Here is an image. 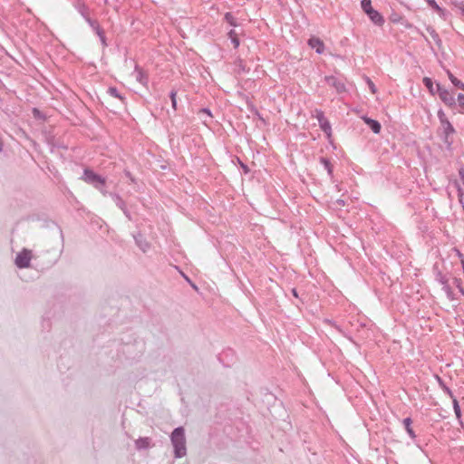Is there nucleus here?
Masks as SVG:
<instances>
[{"label": "nucleus", "mask_w": 464, "mask_h": 464, "mask_svg": "<svg viewBox=\"0 0 464 464\" xmlns=\"http://www.w3.org/2000/svg\"><path fill=\"white\" fill-rule=\"evenodd\" d=\"M441 125L446 136L454 131L451 124L447 120H441Z\"/></svg>", "instance_id": "13"}, {"label": "nucleus", "mask_w": 464, "mask_h": 464, "mask_svg": "<svg viewBox=\"0 0 464 464\" xmlns=\"http://www.w3.org/2000/svg\"><path fill=\"white\" fill-rule=\"evenodd\" d=\"M99 35L101 36L102 41L104 43V37L102 35V33L98 31Z\"/></svg>", "instance_id": "31"}, {"label": "nucleus", "mask_w": 464, "mask_h": 464, "mask_svg": "<svg viewBox=\"0 0 464 464\" xmlns=\"http://www.w3.org/2000/svg\"><path fill=\"white\" fill-rule=\"evenodd\" d=\"M31 260V252L29 250L24 249L21 253H19L15 258V265L20 267H28Z\"/></svg>", "instance_id": "3"}, {"label": "nucleus", "mask_w": 464, "mask_h": 464, "mask_svg": "<svg viewBox=\"0 0 464 464\" xmlns=\"http://www.w3.org/2000/svg\"><path fill=\"white\" fill-rule=\"evenodd\" d=\"M437 92L440 96V98L447 104V105H453L455 104V99L454 96L446 89L442 88L439 84L436 85Z\"/></svg>", "instance_id": "5"}, {"label": "nucleus", "mask_w": 464, "mask_h": 464, "mask_svg": "<svg viewBox=\"0 0 464 464\" xmlns=\"http://www.w3.org/2000/svg\"><path fill=\"white\" fill-rule=\"evenodd\" d=\"M325 82L329 86L334 88L338 93H343L346 92L344 82L340 79L336 78L335 76H326Z\"/></svg>", "instance_id": "4"}, {"label": "nucleus", "mask_w": 464, "mask_h": 464, "mask_svg": "<svg viewBox=\"0 0 464 464\" xmlns=\"http://www.w3.org/2000/svg\"><path fill=\"white\" fill-rule=\"evenodd\" d=\"M229 38L231 39V42L233 43L234 44V47L237 48L239 46V40L235 33L234 30H231L229 33Z\"/></svg>", "instance_id": "18"}, {"label": "nucleus", "mask_w": 464, "mask_h": 464, "mask_svg": "<svg viewBox=\"0 0 464 464\" xmlns=\"http://www.w3.org/2000/svg\"><path fill=\"white\" fill-rule=\"evenodd\" d=\"M293 295H294L295 296H297V293H296V290H295V289H294V290H293Z\"/></svg>", "instance_id": "32"}, {"label": "nucleus", "mask_w": 464, "mask_h": 464, "mask_svg": "<svg viewBox=\"0 0 464 464\" xmlns=\"http://www.w3.org/2000/svg\"><path fill=\"white\" fill-rule=\"evenodd\" d=\"M139 81H141V73L139 72V78H138Z\"/></svg>", "instance_id": "33"}, {"label": "nucleus", "mask_w": 464, "mask_h": 464, "mask_svg": "<svg viewBox=\"0 0 464 464\" xmlns=\"http://www.w3.org/2000/svg\"><path fill=\"white\" fill-rule=\"evenodd\" d=\"M403 423H404L406 430H407L408 434L411 436V438L415 439L416 435L411 427V420L410 418H406L403 420Z\"/></svg>", "instance_id": "12"}, {"label": "nucleus", "mask_w": 464, "mask_h": 464, "mask_svg": "<svg viewBox=\"0 0 464 464\" xmlns=\"http://www.w3.org/2000/svg\"><path fill=\"white\" fill-rule=\"evenodd\" d=\"M367 82H368V85H369L370 90L372 91V93H374L376 92V88H375L374 83L371 80H369V79H368Z\"/></svg>", "instance_id": "25"}, {"label": "nucleus", "mask_w": 464, "mask_h": 464, "mask_svg": "<svg viewBox=\"0 0 464 464\" xmlns=\"http://www.w3.org/2000/svg\"><path fill=\"white\" fill-rule=\"evenodd\" d=\"M107 93L111 97L119 99L121 102H123V97L120 94L119 91L115 87H110L107 91Z\"/></svg>", "instance_id": "10"}, {"label": "nucleus", "mask_w": 464, "mask_h": 464, "mask_svg": "<svg viewBox=\"0 0 464 464\" xmlns=\"http://www.w3.org/2000/svg\"><path fill=\"white\" fill-rule=\"evenodd\" d=\"M171 441L174 447V452L176 458H181L186 455V440L184 435V430L182 428H177L171 434Z\"/></svg>", "instance_id": "1"}, {"label": "nucleus", "mask_w": 464, "mask_h": 464, "mask_svg": "<svg viewBox=\"0 0 464 464\" xmlns=\"http://www.w3.org/2000/svg\"><path fill=\"white\" fill-rule=\"evenodd\" d=\"M185 279L188 281V282H190L188 277H187L186 276H184Z\"/></svg>", "instance_id": "35"}, {"label": "nucleus", "mask_w": 464, "mask_h": 464, "mask_svg": "<svg viewBox=\"0 0 464 464\" xmlns=\"http://www.w3.org/2000/svg\"><path fill=\"white\" fill-rule=\"evenodd\" d=\"M225 19H226V21H227V23H229L231 25L236 26L235 19H234V17H233V15H232L231 14L227 13V14H225Z\"/></svg>", "instance_id": "22"}, {"label": "nucleus", "mask_w": 464, "mask_h": 464, "mask_svg": "<svg viewBox=\"0 0 464 464\" xmlns=\"http://www.w3.org/2000/svg\"><path fill=\"white\" fill-rule=\"evenodd\" d=\"M441 282H442V284L444 285V289H445V291L447 292V294H449V295H450V294L451 293V291H450V287L447 285L446 281L442 278V279H441Z\"/></svg>", "instance_id": "27"}, {"label": "nucleus", "mask_w": 464, "mask_h": 464, "mask_svg": "<svg viewBox=\"0 0 464 464\" xmlns=\"http://www.w3.org/2000/svg\"><path fill=\"white\" fill-rule=\"evenodd\" d=\"M437 379H438L439 382L442 385V387H443L444 391H445V392H447V393H448L451 398H453V394H452L451 391H450L447 386H445V385H443V384H442V382H441V380H440V378L439 376H437Z\"/></svg>", "instance_id": "23"}, {"label": "nucleus", "mask_w": 464, "mask_h": 464, "mask_svg": "<svg viewBox=\"0 0 464 464\" xmlns=\"http://www.w3.org/2000/svg\"><path fill=\"white\" fill-rule=\"evenodd\" d=\"M149 439L148 438H141L136 440V446L139 449H144L149 446Z\"/></svg>", "instance_id": "17"}, {"label": "nucleus", "mask_w": 464, "mask_h": 464, "mask_svg": "<svg viewBox=\"0 0 464 464\" xmlns=\"http://www.w3.org/2000/svg\"><path fill=\"white\" fill-rule=\"evenodd\" d=\"M459 178H460L461 184L464 187V169H460L459 170Z\"/></svg>", "instance_id": "26"}, {"label": "nucleus", "mask_w": 464, "mask_h": 464, "mask_svg": "<svg viewBox=\"0 0 464 464\" xmlns=\"http://www.w3.org/2000/svg\"><path fill=\"white\" fill-rule=\"evenodd\" d=\"M200 111L208 114V116H212L210 111L208 108H204Z\"/></svg>", "instance_id": "29"}, {"label": "nucleus", "mask_w": 464, "mask_h": 464, "mask_svg": "<svg viewBox=\"0 0 464 464\" xmlns=\"http://www.w3.org/2000/svg\"><path fill=\"white\" fill-rule=\"evenodd\" d=\"M82 179L86 183L92 184L96 188H100L101 186L105 184V179L102 176L89 169L83 170Z\"/></svg>", "instance_id": "2"}, {"label": "nucleus", "mask_w": 464, "mask_h": 464, "mask_svg": "<svg viewBox=\"0 0 464 464\" xmlns=\"http://www.w3.org/2000/svg\"><path fill=\"white\" fill-rule=\"evenodd\" d=\"M450 82L457 87L464 90V83L459 81L450 72H448Z\"/></svg>", "instance_id": "14"}, {"label": "nucleus", "mask_w": 464, "mask_h": 464, "mask_svg": "<svg viewBox=\"0 0 464 464\" xmlns=\"http://www.w3.org/2000/svg\"><path fill=\"white\" fill-rule=\"evenodd\" d=\"M170 99H171V102H172V107L176 108V92L172 91L170 92Z\"/></svg>", "instance_id": "24"}, {"label": "nucleus", "mask_w": 464, "mask_h": 464, "mask_svg": "<svg viewBox=\"0 0 464 464\" xmlns=\"http://www.w3.org/2000/svg\"><path fill=\"white\" fill-rule=\"evenodd\" d=\"M430 7L439 12L440 14L443 13V10L437 5L435 0H425Z\"/></svg>", "instance_id": "19"}, {"label": "nucleus", "mask_w": 464, "mask_h": 464, "mask_svg": "<svg viewBox=\"0 0 464 464\" xmlns=\"http://www.w3.org/2000/svg\"><path fill=\"white\" fill-rule=\"evenodd\" d=\"M452 404H453V409H454V412H455V415H456L457 419L460 420V418H461V411H460V408H459V402H458L457 399L453 398Z\"/></svg>", "instance_id": "16"}, {"label": "nucleus", "mask_w": 464, "mask_h": 464, "mask_svg": "<svg viewBox=\"0 0 464 464\" xmlns=\"http://www.w3.org/2000/svg\"><path fill=\"white\" fill-rule=\"evenodd\" d=\"M308 44L311 48H314L317 53L324 52V43L317 37H312L308 41Z\"/></svg>", "instance_id": "8"}, {"label": "nucleus", "mask_w": 464, "mask_h": 464, "mask_svg": "<svg viewBox=\"0 0 464 464\" xmlns=\"http://www.w3.org/2000/svg\"><path fill=\"white\" fill-rule=\"evenodd\" d=\"M324 163L326 166L328 172L332 173V169H331L329 161L327 160H324Z\"/></svg>", "instance_id": "28"}, {"label": "nucleus", "mask_w": 464, "mask_h": 464, "mask_svg": "<svg viewBox=\"0 0 464 464\" xmlns=\"http://www.w3.org/2000/svg\"><path fill=\"white\" fill-rule=\"evenodd\" d=\"M364 123L372 130L373 133L378 134L381 130V124L379 121L372 118H362Z\"/></svg>", "instance_id": "7"}, {"label": "nucleus", "mask_w": 464, "mask_h": 464, "mask_svg": "<svg viewBox=\"0 0 464 464\" xmlns=\"http://www.w3.org/2000/svg\"><path fill=\"white\" fill-rule=\"evenodd\" d=\"M367 15L369 16V18L376 24H382L383 23V18L382 16L380 14V13L374 9H372V11H370Z\"/></svg>", "instance_id": "9"}, {"label": "nucleus", "mask_w": 464, "mask_h": 464, "mask_svg": "<svg viewBox=\"0 0 464 464\" xmlns=\"http://www.w3.org/2000/svg\"><path fill=\"white\" fill-rule=\"evenodd\" d=\"M423 82H424L425 86L430 90V92H434L433 82H432L431 79L425 77L423 79Z\"/></svg>", "instance_id": "20"}, {"label": "nucleus", "mask_w": 464, "mask_h": 464, "mask_svg": "<svg viewBox=\"0 0 464 464\" xmlns=\"http://www.w3.org/2000/svg\"><path fill=\"white\" fill-rule=\"evenodd\" d=\"M462 14L464 15V7L461 9Z\"/></svg>", "instance_id": "37"}, {"label": "nucleus", "mask_w": 464, "mask_h": 464, "mask_svg": "<svg viewBox=\"0 0 464 464\" xmlns=\"http://www.w3.org/2000/svg\"><path fill=\"white\" fill-rule=\"evenodd\" d=\"M242 169L245 170V172H248V169L246 165H244L243 163H240Z\"/></svg>", "instance_id": "30"}, {"label": "nucleus", "mask_w": 464, "mask_h": 464, "mask_svg": "<svg viewBox=\"0 0 464 464\" xmlns=\"http://www.w3.org/2000/svg\"><path fill=\"white\" fill-rule=\"evenodd\" d=\"M461 265H462L463 273H464V260L461 261Z\"/></svg>", "instance_id": "34"}, {"label": "nucleus", "mask_w": 464, "mask_h": 464, "mask_svg": "<svg viewBox=\"0 0 464 464\" xmlns=\"http://www.w3.org/2000/svg\"><path fill=\"white\" fill-rule=\"evenodd\" d=\"M193 288L197 289V286L195 285H191Z\"/></svg>", "instance_id": "36"}, {"label": "nucleus", "mask_w": 464, "mask_h": 464, "mask_svg": "<svg viewBox=\"0 0 464 464\" xmlns=\"http://www.w3.org/2000/svg\"><path fill=\"white\" fill-rule=\"evenodd\" d=\"M454 185H455V187L457 188V191H458L459 201L460 204H463L464 191H463L462 186L459 183V181H458V180H456L454 182Z\"/></svg>", "instance_id": "11"}, {"label": "nucleus", "mask_w": 464, "mask_h": 464, "mask_svg": "<svg viewBox=\"0 0 464 464\" xmlns=\"http://www.w3.org/2000/svg\"><path fill=\"white\" fill-rule=\"evenodd\" d=\"M458 102H459V107L461 108L459 112L464 114V94H459Z\"/></svg>", "instance_id": "21"}, {"label": "nucleus", "mask_w": 464, "mask_h": 464, "mask_svg": "<svg viewBox=\"0 0 464 464\" xmlns=\"http://www.w3.org/2000/svg\"><path fill=\"white\" fill-rule=\"evenodd\" d=\"M362 10L368 14L370 11H372L373 8L372 6V1L371 0H362L361 3Z\"/></svg>", "instance_id": "15"}, {"label": "nucleus", "mask_w": 464, "mask_h": 464, "mask_svg": "<svg viewBox=\"0 0 464 464\" xmlns=\"http://www.w3.org/2000/svg\"><path fill=\"white\" fill-rule=\"evenodd\" d=\"M318 125L328 138L332 136V124L327 118H317Z\"/></svg>", "instance_id": "6"}]
</instances>
